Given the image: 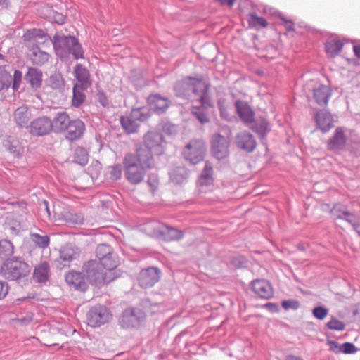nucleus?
I'll return each mask as SVG.
<instances>
[{
	"label": "nucleus",
	"mask_w": 360,
	"mask_h": 360,
	"mask_svg": "<svg viewBox=\"0 0 360 360\" xmlns=\"http://www.w3.org/2000/svg\"><path fill=\"white\" fill-rule=\"evenodd\" d=\"M65 281L69 286L77 290L84 292L88 287L83 275L79 271H72L66 274Z\"/></svg>",
	"instance_id": "obj_24"
},
{
	"label": "nucleus",
	"mask_w": 360,
	"mask_h": 360,
	"mask_svg": "<svg viewBox=\"0 0 360 360\" xmlns=\"http://www.w3.org/2000/svg\"><path fill=\"white\" fill-rule=\"evenodd\" d=\"M236 143L239 148L248 153L254 151L257 146V141L255 137L247 131L239 133L236 136Z\"/></svg>",
	"instance_id": "obj_21"
},
{
	"label": "nucleus",
	"mask_w": 360,
	"mask_h": 360,
	"mask_svg": "<svg viewBox=\"0 0 360 360\" xmlns=\"http://www.w3.org/2000/svg\"><path fill=\"white\" fill-rule=\"evenodd\" d=\"M328 313V310L321 306L315 307L312 311L314 316L319 320H323L327 316Z\"/></svg>",
	"instance_id": "obj_52"
},
{
	"label": "nucleus",
	"mask_w": 360,
	"mask_h": 360,
	"mask_svg": "<svg viewBox=\"0 0 360 360\" xmlns=\"http://www.w3.org/2000/svg\"><path fill=\"white\" fill-rule=\"evenodd\" d=\"M160 278V271L155 267L143 269L139 276V285L144 288L152 287Z\"/></svg>",
	"instance_id": "obj_15"
},
{
	"label": "nucleus",
	"mask_w": 360,
	"mask_h": 360,
	"mask_svg": "<svg viewBox=\"0 0 360 360\" xmlns=\"http://www.w3.org/2000/svg\"><path fill=\"white\" fill-rule=\"evenodd\" d=\"M148 184L151 188V190L154 191L158 186V179L156 175L150 174L148 176Z\"/></svg>",
	"instance_id": "obj_55"
},
{
	"label": "nucleus",
	"mask_w": 360,
	"mask_h": 360,
	"mask_svg": "<svg viewBox=\"0 0 360 360\" xmlns=\"http://www.w3.org/2000/svg\"><path fill=\"white\" fill-rule=\"evenodd\" d=\"M144 230L149 235L162 238L165 241L178 240L183 238L184 232L166 226L158 221H151L144 225Z\"/></svg>",
	"instance_id": "obj_4"
},
{
	"label": "nucleus",
	"mask_w": 360,
	"mask_h": 360,
	"mask_svg": "<svg viewBox=\"0 0 360 360\" xmlns=\"http://www.w3.org/2000/svg\"><path fill=\"white\" fill-rule=\"evenodd\" d=\"M281 305L285 310H288L290 309L296 310L300 307V304L299 301L290 299V300H283L281 303Z\"/></svg>",
	"instance_id": "obj_53"
},
{
	"label": "nucleus",
	"mask_w": 360,
	"mask_h": 360,
	"mask_svg": "<svg viewBox=\"0 0 360 360\" xmlns=\"http://www.w3.org/2000/svg\"><path fill=\"white\" fill-rule=\"evenodd\" d=\"M120 124L124 130L128 134L134 133L139 127L138 122L131 115L122 116L120 117Z\"/></svg>",
	"instance_id": "obj_38"
},
{
	"label": "nucleus",
	"mask_w": 360,
	"mask_h": 360,
	"mask_svg": "<svg viewBox=\"0 0 360 360\" xmlns=\"http://www.w3.org/2000/svg\"><path fill=\"white\" fill-rule=\"evenodd\" d=\"M54 20L58 25H63L65 21V17L60 13H56L54 15Z\"/></svg>",
	"instance_id": "obj_62"
},
{
	"label": "nucleus",
	"mask_w": 360,
	"mask_h": 360,
	"mask_svg": "<svg viewBox=\"0 0 360 360\" xmlns=\"http://www.w3.org/2000/svg\"><path fill=\"white\" fill-rule=\"evenodd\" d=\"M77 255V248L72 244L64 245L60 250V258L64 262H70L72 261Z\"/></svg>",
	"instance_id": "obj_34"
},
{
	"label": "nucleus",
	"mask_w": 360,
	"mask_h": 360,
	"mask_svg": "<svg viewBox=\"0 0 360 360\" xmlns=\"http://www.w3.org/2000/svg\"><path fill=\"white\" fill-rule=\"evenodd\" d=\"M264 307L271 313H276L279 311L278 305L275 303L269 302L264 305Z\"/></svg>",
	"instance_id": "obj_59"
},
{
	"label": "nucleus",
	"mask_w": 360,
	"mask_h": 360,
	"mask_svg": "<svg viewBox=\"0 0 360 360\" xmlns=\"http://www.w3.org/2000/svg\"><path fill=\"white\" fill-rule=\"evenodd\" d=\"M110 178L113 180H118L122 176V167L120 164H115L109 167Z\"/></svg>",
	"instance_id": "obj_50"
},
{
	"label": "nucleus",
	"mask_w": 360,
	"mask_h": 360,
	"mask_svg": "<svg viewBox=\"0 0 360 360\" xmlns=\"http://www.w3.org/2000/svg\"><path fill=\"white\" fill-rule=\"evenodd\" d=\"M342 219L346 221L352 226L359 220L355 214L350 212H349V215H346L345 218H342Z\"/></svg>",
	"instance_id": "obj_58"
},
{
	"label": "nucleus",
	"mask_w": 360,
	"mask_h": 360,
	"mask_svg": "<svg viewBox=\"0 0 360 360\" xmlns=\"http://www.w3.org/2000/svg\"><path fill=\"white\" fill-rule=\"evenodd\" d=\"M206 145L201 139H192L183 150L184 158L191 164L196 165L204 159Z\"/></svg>",
	"instance_id": "obj_6"
},
{
	"label": "nucleus",
	"mask_w": 360,
	"mask_h": 360,
	"mask_svg": "<svg viewBox=\"0 0 360 360\" xmlns=\"http://www.w3.org/2000/svg\"><path fill=\"white\" fill-rule=\"evenodd\" d=\"M89 160V155L86 150L82 147H78L75 150L74 162L79 165H85Z\"/></svg>",
	"instance_id": "obj_41"
},
{
	"label": "nucleus",
	"mask_w": 360,
	"mask_h": 360,
	"mask_svg": "<svg viewBox=\"0 0 360 360\" xmlns=\"http://www.w3.org/2000/svg\"><path fill=\"white\" fill-rule=\"evenodd\" d=\"M22 72L20 70H15L13 74V77L12 79L11 83H12V89L14 91H17L20 85L21 81H22Z\"/></svg>",
	"instance_id": "obj_51"
},
{
	"label": "nucleus",
	"mask_w": 360,
	"mask_h": 360,
	"mask_svg": "<svg viewBox=\"0 0 360 360\" xmlns=\"http://www.w3.org/2000/svg\"><path fill=\"white\" fill-rule=\"evenodd\" d=\"M332 95V90L328 85L317 84L313 89V98L320 106H326Z\"/></svg>",
	"instance_id": "obj_17"
},
{
	"label": "nucleus",
	"mask_w": 360,
	"mask_h": 360,
	"mask_svg": "<svg viewBox=\"0 0 360 360\" xmlns=\"http://www.w3.org/2000/svg\"><path fill=\"white\" fill-rule=\"evenodd\" d=\"M130 115L136 122L146 121L149 117L148 111L145 108L133 109Z\"/></svg>",
	"instance_id": "obj_45"
},
{
	"label": "nucleus",
	"mask_w": 360,
	"mask_h": 360,
	"mask_svg": "<svg viewBox=\"0 0 360 360\" xmlns=\"http://www.w3.org/2000/svg\"><path fill=\"white\" fill-rule=\"evenodd\" d=\"M281 19L283 21L284 26L288 31H294V22L290 20H286L282 17Z\"/></svg>",
	"instance_id": "obj_61"
},
{
	"label": "nucleus",
	"mask_w": 360,
	"mask_h": 360,
	"mask_svg": "<svg viewBox=\"0 0 360 360\" xmlns=\"http://www.w3.org/2000/svg\"><path fill=\"white\" fill-rule=\"evenodd\" d=\"M72 120L66 112H59L51 121L52 128L56 132H65Z\"/></svg>",
	"instance_id": "obj_28"
},
{
	"label": "nucleus",
	"mask_w": 360,
	"mask_h": 360,
	"mask_svg": "<svg viewBox=\"0 0 360 360\" xmlns=\"http://www.w3.org/2000/svg\"><path fill=\"white\" fill-rule=\"evenodd\" d=\"M210 85L201 78L187 77L177 81L174 85V91L176 96L191 99L194 95L200 97L204 93L209 92Z\"/></svg>",
	"instance_id": "obj_1"
},
{
	"label": "nucleus",
	"mask_w": 360,
	"mask_h": 360,
	"mask_svg": "<svg viewBox=\"0 0 360 360\" xmlns=\"http://www.w3.org/2000/svg\"><path fill=\"white\" fill-rule=\"evenodd\" d=\"M25 79L30 84L32 88L37 89L41 85L42 72L35 68H28V70L25 75Z\"/></svg>",
	"instance_id": "obj_29"
},
{
	"label": "nucleus",
	"mask_w": 360,
	"mask_h": 360,
	"mask_svg": "<svg viewBox=\"0 0 360 360\" xmlns=\"http://www.w3.org/2000/svg\"><path fill=\"white\" fill-rule=\"evenodd\" d=\"M166 142L163 135L156 131H149L143 136V146L155 155H161L165 152Z\"/></svg>",
	"instance_id": "obj_9"
},
{
	"label": "nucleus",
	"mask_w": 360,
	"mask_h": 360,
	"mask_svg": "<svg viewBox=\"0 0 360 360\" xmlns=\"http://www.w3.org/2000/svg\"><path fill=\"white\" fill-rule=\"evenodd\" d=\"M347 137L342 127L336 128L333 136L328 141L327 148L331 151H338L345 146Z\"/></svg>",
	"instance_id": "obj_22"
},
{
	"label": "nucleus",
	"mask_w": 360,
	"mask_h": 360,
	"mask_svg": "<svg viewBox=\"0 0 360 360\" xmlns=\"http://www.w3.org/2000/svg\"><path fill=\"white\" fill-rule=\"evenodd\" d=\"M9 290L8 285L6 282L0 281V300L4 298Z\"/></svg>",
	"instance_id": "obj_57"
},
{
	"label": "nucleus",
	"mask_w": 360,
	"mask_h": 360,
	"mask_svg": "<svg viewBox=\"0 0 360 360\" xmlns=\"http://www.w3.org/2000/svg\"><path fill=\"white\" fill-rule=\"evenodd\" d=\"M229 141L226 137L220 134H214L211 141L212 155L218 160L226 158L229 153Z\"/></svg>",
	"instance_id": "obj_13"
},
{
	"label": "nucleus",
	"mask_w": 360,
	"mask_h": 360,
	"mask_svg": "<svg viewBox=\"0 0 360 360\" xmlns=\"http://www.w3.org/2000/svg\"><path fill=\"white\" fill-rule=\"evenodd\" d=\"M318 127L323 132H328L333 127V118L330 112L319 110L314 116Z\"/></svg>",
	"instance_id": "obj_23"
},
{
	"label": "nucleus",
	"mask_w": 360,
	"mask_h": 360,
	"mask_svg": "<svg viewBox=\"0 0 360 360\" xmlns=\"http://www.w3.org/2000/svg\"><path fill=\"white\" fill-rule=\"evenodd\" d=\"M112 252V248L110 245L106 244H100L97 246L96 250V257L98 259V261L102 259V258L105 257L108 255H110Z\"/></svg>",
	"instance_id": "obj_48"
},
{
	"label": "nucleus",
	"mask_w": 360,
	"mask_h": 360,
	"mask_svg": "<svg viewBox=\"0 0 360 360\" xmlns=\"http://www.w3.org/2000/svg\"><path fill=\"white\" fill-rule=\"evenodd\" d=\"M85 129L86 127L83 121L79 119L72 120L65 131V137L70 141H78L82 137Z\"/></svg>",
	"instance_id": "obj_16"
},
{
	"label": "nucleus",
	"mask_w": 360,
	"mask_h": 360,
	"mask_svg": "<svg viewBox=\"0 0 360 360\" xmlns=\"http://www.w3.org/2000/svg\"><path fill=\"white\" fill-rule=\"evenodd\" d=\"M248 23L250 27L255 28L266 27L268 22L263 17H259L255 13H251L249 15Z\"/></svg>",
	"instance_id": "obj_42"
},
{
	"label": "nucleus",
	"mask_w": 360,
	"mask_h": 360,
	"mask_svg": "<svg viewBox=\"0 0 360 360\" xmlns=\"http://www.w3.org/2000/svg\"><path fill=\"white\" fill-rule=\"evenodd\" d=\"M198 101L200 105H193L191 109L192 114L201 123L205 124L209 122L210 119L207 112V108L212 106L209 96V92L202 94L198 97Z\"/></svg>",
	"instance_id": "obj_14"
},
{
	"label": "nucleus",
	"mask_w": 360,
	"mask_h": 360,
	"mask_svg": "<svg viewBox=\"0 0 360 360\" xmlns=\"http://www.w3.org/2000/svg\"><path fill=\"white\" fill-rule=\"evenodd\" d=\"M250 123L252 124L251 129L257 133L262 138L264 137L271 129L269 122L264 118L253 120Z\"/></svg>",
	"instance_id": "obj_32"
},
{
	"label": "nucleus",
	"mask_w": 360,
	"mask_h": 360,
	"mask_svg": "<svg viewBox=\"0 0 360 360\" xmlns=\"http://www.w3.org/2000/svg\"><path fill=\"white\" fill-rule=\"evenodd\" d=\"M82 269L91 285H103L110 283L115 278V277H110L96 260L86 262L84 264Z\"/></svg>",
	"instance_id": "obj_5"
},
{
	"label": "nucleus",
	"mask_w": 360,
	"mask_h": 360,
	"mask_svg": "<svg viewBox=\"0 0 360 360\" xmlns=\"http://www.w3.org/2000/svg\"><path fill=\"white\" fill-rule=\"evenodd\" d=\"M51 120L47 117H39L31 122L30 132L37 136L49 134L52 129Z\"/></svg>",
	"instance_id": "obj_20"
},
{
	"label": "nucleus",
	"mask_w": 360,
	"mask_h": 360,
	"mask_svg": "<svg viewBox=\"0 0 360 360\" xmlns=\"http://www.w3.org/2000/svg\"><path fill=\"white\" fill-rule=\"evenodd\" d=\"M221 5H227L230 7L233 6L235 0H217Z\"/></svg>",
	"instance_id": "obj_63"
},
{
	"label": "nucleus",
	"mask_w": 360,
	"mask_h": 360,
	"mask_svg": "<svg viewBox=\"0 0 360 360\" xmlns=\"http://www.w3.org/2000/svg\"><path fill=\"white\" fill-rule=\"evenodd\" d=\"M340 350L344 354H354L357 352V348L352 342H345L340 347Z\"/></svg>",
	"instance_id": "obj_54"
},
{
	"label": "nucleus",
	"mask_w": 360,
	"mask_h": 360,
	"mask_svg": "<svg viewBox=\"0 0 360 360\" xmlns=\"http://www.w3.org/2000/svg\"><path fill=\"white\" fill-rule=\"evenodd\" d=\"M98 262L101 264V266L105 269V271H107L108 274L112 277L111 271L115 269L118 264V262L113 252Z\"/></svg>",
	"instance_id": "obj_35"
},
{
	"label": "nucleus",
	"mask_w": 360,
	"mask_h": 360,
	"mask_svg": "<svg viewBox=\"0 0 360 360\" xmlns=\"http://www.w3.org/2000/svg\"><path fill=\"white\" fill-rule=\"evenodd\" d=\"M171 181L175 184H182L188 176V172L184 167H177L169 172Z\"/></svg>",
	"instance_id": "obj_36"
},
{
	"label": "nucleus",
	"mask_w": 360,
	"mask_h": 360,
	"mask_svg": "<svg viewBox=\"0 0 360 360\" xmlns=\"http://www.w3.org/2000/svg\"><path fill=\"white\" fill-rule=\"evenodd\" d=\"M328 329L332 330L342 331L345 328V324L335 318H332L326 324Z\"/></svg>",
	"instance_id": "obj_49"
},
{
	"label": "nucleus",
	"mask_w": 360,
	"mask_h": 360,
	"mask_svg": "<svg viewBox=\"0 0 360 360\" xmlns=\"http://www.w3.org/2000/svg\"><path fill=\"white\" fill-rule=\"evenodd\" d=\"M50 276V265L49 262L44 261L38 264L34 270L33 279L36 283H46Z\"/></svg>",
	"instance_id": "obj_27"
},
{
	"label": "nucleus",
	"mask_w": 360,
	"mask_h": 360,
	"mask_svg": "<svg viewBox=\"0 0 360 360\" xmlns=\"http://www.w3.org/2000/svg\"><path fill=\"white\" fill-rule=\"evenodd\" d=\"M14 252V246L8 240H0V259H3L11 256Z\"/></svg>",
	"instance_id": "obj_39"
},
{
	"label": "nucleus",
	"mask_w": 360,
	"mask_h": 360,
	"mask_svg": "<svg viewBox=\"0 0 360 360\" xmlns=\"http://www.w3.org/2000/svg\"><path fill=\"white\" fill-rule=\"evenodd\" d=\"M74 75L77 83L74 86L80 87L81 90H86L91 84V76L89 70L82 65L77 64L74 68Z\"/></svg>",
	"instance_id": "obj_19"
},
{
	"label": "nucleus",
	"mask_w": 360,
	"mask_h": 360,
	"mask_svg": "<svg viewBox=\"0 0 360 360\" xmlns=\"http://www.w3.org/2000/svg\"><path fill=\"white\" fill-rule=\"evenodd\" d=\"M252 289L253 292L262 299H270L274 295V290L271 283L264 279H258L252 281Z\"/></svg>",
	"instance_id": "obj_18"
},
{
	"label": "nucleus",
	"mask_w": 360,
	"mask_h": 360,
	"mask_svg": "<svg viewBox=\"0 0 360 360\" xmlns=\"http://www.w3.org/2000/svg\"><path fill=\"white\" fill-rule=\"evenodd\" d=\"M3 145L14 155H18L20 153L18 149L19 146V141L12 136H8L6 139L4 140Z\"/></svg>",
	"instance_id": "obj_43"
},
{
	"label": "nucleus",
	"mask_w": 360,
	"mask_h": 360,
	"mask_svg": "<svg viewBox=\"0 0 360 360\" xmlns=\"http://www.w3.org/2000/svg\"><path fill=\"white\" fill-rule=\"evenodd\" d=\"M330 212L335 219H339L345 218L346 215H349V211H347L345 206L342 204L334 205L330 210Z\"/></svg>",
	"instance_id": "obj_47"
},
{
	"label": "nucleus",
	"mask_w": 360,
	"mask_h": 360,
	"mask_svg": "<svg viewBox=\"0 0 360 360\" xmlns=\"http://www.w3.org/2000/svg\"><path fill=\"white\" fill-rule=\"evenodd\" d=\"M213 167L208 162H205V167L199 177L198 182L200 186H209L214 181Z\"/></svg>",
	"instance_id": "obj_33"
},
{
	"label": "nucleus",
	"mask_w": 360,
	"mask_h": 360,
	"mask_svg": "<svg viewBox=\"0 0 360 360\" xmlns=\"http://www.w3.org/2000/svg\"><path fill=\"white\" fill-rule=\"evenodd\" d=\"M30 265L21 257L7 258L0 268V273L6 279L17 281L27 276L30 272Z\"/></svg>",
	"instance_id": "obj_3"
},
{
	"label": "nucleus",
	"mask_w": 360,
	"mask_h": 360,
	"mask_svg": "<svg viewBox=\"0 0 360 360\" xmlns=\"http://www.w3.org/2000/svg\"><path fill=\"white\" fill-rule=\"evenodd\" d=\"M22 37L24 44L27 48L39 47L53 41L51 37L41 29L27 30Z\"/></svg>",
	"instance_id": "obj_12"
},
{
	"label": "nucleus",
	"mask_w": 360,
	"mask_h": 360,
	"mask_svg": "<svg viewBox=\"0 0 360 360\" xmlns=\"http://www.w3.org/2000/svg\"><path fill=\"white\" fill-rule=\"evenodd\" d=\"M97 99L102 106L107 107L109 105L108 99L104 92L98 91L97 93Z\"/></svg>",
	"instance_id": "obj_56"
},
{
	"label": "nucleus",
	"mask_w": 360,
	"mask_h": 360,
	"mask_svg": "<svg viewBox=\"0 0 360 360\" xmlns=\"http://www.w3.org/2000/svg\"><path fill=\"white\" fill-rule=\"evenodd\" d=\"M146 314L139 308H129L124 310L122 314L120 323L122 328H139L145 321Z\"/></svg>",
	"instance_id": "obj_10"
},
{
	"label": "nucleus",
	"mask_w": 360,
	"mask_h": 360,
	"mask_svg": "<svg viewBox=\"0 0 360 360\" xmlns=\"http://www.w3.org/2000/svg\"><path fill=\"white\" fill-rule=\"evenodd\" d=\"M30 238L37 247L43 249L48 247L50 242L49 237L46 235L41 236L38 233H31Z\"/></svg>",
	"instance_id": "obj_44"
},
{
	"label": "nucleus",
	"mask_w": 360,
	"mask_h": 360,
	"mask_svg": "<svg viewBox=\"0 0 360 360\" xmlns=\"http://www.w3.org/2000/svg\"><path fill=\"white\" fill-rule=\"evenodd\" d=\"M148 103L151 110L157 113H162L169 107V101L167 98L159 94H152L148 98Z\"/></svg>",
	"instance_id": "obj_26"
},
{
	"label": "nucleus",
	"mask_w": 360,
	"mask_h": 360,
	"mask_svg": "<svg viewBox=\"0 0 360 360\" xmlns=\"http://www.w3.org/2000/svg\"><path fill=\"white\" fill-rule=\"evenodd\" d=\"M354 230L360 236V220L352 225Z\"/></svg>",
	"instance_id": "obj_64"
},
{
	"label": "nucleus",
	"mask_w": 360,
	"mask_h": 360,
	"mask_svg": "<svg viewBox=\"0 0 360 360\" xmlns=\"http://www.w3.org/2000/svg\"><path fill=\"white\" fill-rule=\"evenodd\" d=\"M12 77L4 68H0V91L8 89L11 84Z\"/></svg>",
	"instance_id": "obj_46"
},
{
	"label": "nucleus",
	"mask_w": 360,
	"mask_h": 360,
	"mask_svg": "<svg viewBox=\"0 0 360 360\" xmlns=\"http://www.w3.org/2000/svg\"><path fill=\"white\" fill-rule=\"evenodd\" d=\"M31 51L30 58L32 62L37 65L46 63L49 58V55L46 51H41L39 47L28 48Z\"/></svg>",
	"instance_id": "obj_31"
},
{
	"label": "nucleus",
	"mask_w": 360,
	"mask_h": 360,
	"mask_svg": "<svg viewBox=\"0 0 360 360\" xmlns=\"http://www.w3.org/2000/svg\"><path fill=\"white\" fill-rule=\"evenodd\" d=\"M84 90H81L79 86H73V95L72 98V105L75 108H79L84 103L86 96L84 93Z\"/></svg>",
	"instance_id": "obj_40"
},
{
	"label": "nucleus",
	"mask_w": 360,
	"mask_h": 360,
	"mask_svg": "<svg viewBox=\"0 0 360 360\" xmlns=\"http://www.w3.org/2000/svg\"><path fill=\"white\" fill-rule=\"evenodd\" d=\"M14 119L19 127H27L31 119V113L28 108L26 105L18 108L14 112Z\"/></svg>",
	"instance_id": "obj_30"
},
{
	"label": "nucleus",
	"mask_w": 360,
	"mask_h": 360,
	"mask_svg": "<svg viewBox=\"0 0 360 360\" xmlns=\"http://www.w3.org/2000/svg\"><path fill=\"white\" fill-rule=\"evenodd\" d=\"M52 43L56 54L61 60H65L70 54L77 60L84 58L82 47L75 37L55 35Z\"/></svg>",
	"instance_id": "obj_2"
},
{
	"label": "nucleus",
	"mask_w": 360,
	"mask_h": 360,
	"mask_svg": "<svg viewBox=\"0 0 360 360\" xmlns=\"http://www.w3.org/2000/svg\"><path fill=\"white\" fill-rule=\"evenodd\" d=\"M235 107L237 114L244 122L250 123L253 121L255 112L247 102L237 100Z\"/></svg>",
	"instance_id": "obj_25"
},
{
	"label": "nucleus",
	"mask_w": 360,
	"mask_h": 360,
	"mask_svg": "<svg viewBox=\"0 0 360 360\" xmlns=\"http://www.w3.org/2000/svg\"><path fill=\"white\" fill-rule=\"evenodd\" d=\"M154 155H153V153L149 151L148 149L144 148L143 146L139 145L136 147L135 153H128L124 158H129V156H131L135 164L136 163L146 169L150 170L155 165V162L153 158Z\"/></svg>",
	"instance_id": "obj_11"
},
{
	"label": "nucleus",
	"mask_w": 360,
	"mask_h": 360,
	"mask_svg": "<svg viewBox=\"0 0 360 360\" xmlns=\"http://www.w3.org/2000/svg\"><path fill=\"white\" fill-rule=\"evenodd\" d=\"M129 157L124 158L122 161L125 177L129 183L139 184L143 180L148 169L135 164L132 158Z\"/></svg>",
	"instance_id": "obj_8"
},
{
	"label": "nucleus",
	"mask_w": 360,
	"mask_h": 360,
	"mask_svg": "<svg viewBox=\"0 0 360 360\" xmlns=\"http://www.w3.org/2000/svg\"><path fill=\"white\" fill-rule=\"evenodd\" d=\"M224 101H221V100H219L218 101V106H219V109L220 110V113H221V115L226 118V119H229L228 117V113L226 112V107L224 105Z\"/></svg>",
	"instance_id": "obj_60"
},
{
	"label": "nucleus",
	"mask_w": 360,
	"mask_h": 360,
	"mask_svg": "<svg viewBox=\"0 0 360 360\" xmlns=\"http://www.w3.org/2000/svg\"><path fill=\"white\" fill-rule=\"evenodd\" d=\"M344 43L341 40L332 39L325 44L326 51L332 56L339 54L343 47Z\"/></svg>",
	"instance_id": "obj_37"
},
{
	"label": "nucleus",
	"mask_w": 360,
	"mask_h": 360,
	"mask_svg": "<svg viewBox=\"0 0 360 360\" xmlns=\"http://www.w3.org/2000/svg\"><path fill=\"white\" fill-rule=\"evenodd\" d=\"M112 319V314L108 308L103 305L91 307L86 314L87 323L93 328L100 327L108 323Z\"/></svg>",
	"instance_id": "obj_7"
}]
</instances>
